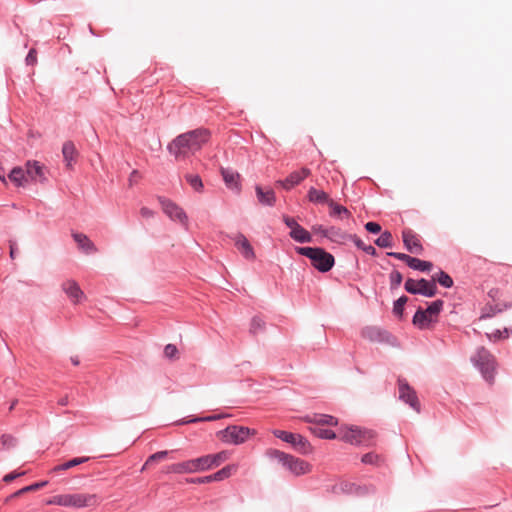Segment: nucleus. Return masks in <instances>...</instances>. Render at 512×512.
Wrapping results in <instances>:
<instances>
[{
    "label": "nucleus",
    "mask_w": 512,
    "mask_h": 512,
    "mask_svg": "<svg viewBox=\"0 0 512 512\" xmlns=\"http://www.w3.org/2000/svg\"><path fill=\"white\" fill-rule=\"evenodd\" d=\"M209 139V130L199 128L177 136L168 145V150L176 159L185 158L188 154L200 150Z\"/></svg>",
    "instance_id": "1"
},
{
    "label": "nucleus",
    "mask_w": 512,
    "mask_h": 512,
    "mask_svg": "<svg viewBox=\"0 0 512 512\" xmlns=\"http://www.w3.org/2000/svg\"><path fill=\"white\" fill-rule=\"evenodd\" d=\"M48 505H59L73 508H84L96 506L99 504V498L96 494L74 493L61 494L51 497L47 501Z\"/></svg>",
    "instance_id": "2"
},
{
    "label": "nucleus",
    "mask_w": 512,
    "mask_h": 512,
    "mask_svg": "<svg viewBox=\"0 0 512 512\" xmlns=\"http://www.w3.org/2000/svg\"><path fill=\"white\" fill-rule=\"evenodd\" d=\"M296 252L311 260V264L320 272L332 269L335 263L334 256L319 247H297Z\"/></svg>",
    "instance_id": "3"
},
{
    "label": "nucleus",
    "mask_w": 512,
    "mask_h": 512,
    "mask_svg": "<svg viewBox=\"0 0 512 512\" xmlns=\"http://www.w3.org/2000/svg\"><path fill=\"white\" fill-rule=\"evenodd\" d=\"M471 361L480 370L483 378L492 385L495 381L497 367L495 357L487 349L481 347L472 356Z\"/></svg>",
    "instance_id": "4"
},
{
    "label": "nucleus",
    "mask_w": 512,
    "mask_h": 512,
    "mask_svg": "<svg viewBox=\"0 0 512 512\" xmlns=\"http://www.w3.org/2000/svg\"><path fill=\"white\" fill-rule=\"evenodd\" d=\"M267 454L269 457L276 459L286 469H288L291 473H293L296 476L310 473L312 470V466L308 462L296 458L292 455L286 454L280 450L271 449L267 452Z\"/></svg>",
    "instance_id": "5"
},
{
    "label": "nucleus",
    "mask_w": 512,
    "mask_h": 512,
    "mask_svg": "<svg viewBox=\"0 0 512 512\" xmlns=\"http://www.w3.org/2000/svg\"><path fill=\"white\" fill-rule=\"evenodd\" d=\"M376 434L372 430L363 429L358 426H341L338 438L352 445H368L373 442Z\"/></svg>",
    "instance_id": "6"
},
{
    "label": "nucleus",
    "mask_w": 512,
    "mask_h": 512,
    "mask_svg": "<svg viewBox=\"0 0 512 512\" xmlns=\"http://www.w3.org/2000/svg\"><path fill=\"white\" fill-rule=\"evenodd\" d=\"M256 435V430L244 426L232 425L219 431L217 436L225 443L239 445Z\"/></svg>",
    "instance_id": "7"
},
{
    "label": "nucleus",
    "mask_w": 512,
    "mask_h": 512,
    "mask_svg": "<svg viewBox=\"0 0 512 512\" xmlns=\"http://www.w3.org/2000/svg\"><path fill=\"white\" fill-rule=\"evenodd\" d=\"M208 470L210 469L206 455L180 463L171 464L167 467V473L175 474H191Z\"/></svg>",
    "instance_id": "8"
},
{
    "label": "nucleus",
    "mask_w": 512,
    "mask_h": 512,
    "mask_svg": "<svg viewBox=\"0 0 512 512\" xmlns=\"http://www.w3.org/2000/svg\"><path fill=\"white\" fill-rule=\"evenodd\" d=\"M443 307L442 300L432 302L426 310L419 309L413 317V324L420 329H427L430 324L436 321V317Z\"/></svg>",
    "instance_id": "9"
},
{
    "label": "nucleus",
    "mask_w": 512,
    "mask_h": 512,
    "mask_svg": "<svg viewBox=\"0 0 512 512\" xmlns=\"http://www.w3.org/2000/svg\"><path fill=\"white\" fill-rule=\"evenodd\" d=\"M275 437L291 444L299 453L307 455L313 448L309 441L300 434H294L283 430H274Z\"/></svg>",
    "instance_id": "10"
},
{
    "label": "nucleus",
    "mask_w": 512,
    "mask_h": 512,
    "mask_svg": "<svg viewBox=\"0 0 512 512\" xmlns=\"http://www.w3.org/2000/svg\"><path fill=\"white\" fill-rule=\"evenodd\" d=\"M405 290L411 294L433 297L437 293V286L434 281H428L426 279L414 280L409 278L405 282Z\"/></svg>",
    "instance_id": "11"
},
{
    "label": "nucleus",
    "mask_w": 512,
    "mask_h": 512,
    "mask_svg": "<svg viewBox=\"0 0 512 512\" xmlns=\"http://www.w3.org/2000/svg\"><path fill=\"white\" fill-rule=\"evenodd\" d=\"M163 212L173 221H178L184 226L188 224V217L184 210L169 199L159 198Z\"/></svg>",
    "instance_id": "12"
},
{
    "label": "nucleus",
    "mask_w": 512,
    "mask_h": 512,
    "mask_svg": "<svg viewBox=\"0 0 512 512\" xmlns=\"http://www.w3.org/2000/svg\"><path fill=\"white\" fill-rule=\"evenodd\" d=\"M310 174V169L302 168L299 171H294L290 173L285 180H278L276 182V185L283 187L285 190H290L296 185L300 184Z\"/></svg>",
    "instance_id": "13"
},
{
    "label": "nucleus",
    "mask_w": 512,
    "mask_h": 512,
    "mask_svg": "<svg viewBox=\"0 0 512 512\" xmlns=\"http://www.w3.org/2000/svg\"><path fill=\"white\" fill-rule=\"evenodd\" d=\"M399 398L408 403L412 408L419 411V401L415 391L408 385L405 380L398 381Z\"/></svg>",
    "instance_id": "14"
},
{
    "label": "nucleus",
    "mask_w": 512,
    "mask_h": 512,
    "mask_svg": "<svg viewBox=\"0 0 512 512\" xmlns=\"http://www.w3.org/2000/svg\"><path fill=\"white\" fill-rule=\"evenodd\" d=\"M63 291L71 299L74 304L81 303L86 299V296L78 283L74 280H67L62 284Z\"/></svg>",
    "instance_id": "15"
},
{
    "label": "nucleus",
    "mask_w": 512,
    "mask_h": 512,
    "mask_svg": "<svg viewBox=\"0 0 512 512\" xmlns=\"http://www.w3.org/2000/svg\"><path fill=\"white\" fill-rule=\"evenodd\" d=\"M403 243L406 249L415 254H420L423 251V247L420 243L419 237L410 229H405L402 232Z\"/></svg>",
    "instance_id": "16"
},
{
    "label": "nucleus",
    "mask_w": 512,
    "mask_h": 512,
    "mask_svg": "<svg viewBox=\"0 0 512 512\" xmlns=\"http://www.w3.org/2000/svg\"><path fill=\"white\" fill-rule=\"evenodd\" d=\"M362 336L371 342H391L393 337L378 327H366L362 330Z\"/></svg>",
    "instance_id": "17"
},
{
    "label": "nucleus",
    "mask_w": 512,
    "mask_h": 512,
    "mask_svg": "<svg viewBox=\"0 0 512 512\" xmlns=\"http://www.w3.org/2000/svg\"><path fill=\"white\" fill-rule=\"evenodd\" d=\"M234 244L247 260L255 259V252L248 239L241 233L233 237Z\"/></svg>",
    "instance_id": "18"
},
{
    "label": "nucleus",
    "mask_w": 512,
    "mask_h": 512,
    "mask_svg": "<svg viewBox=\"0 0 512 512\" xmlns=\"http://www.w3.org/2000/svg\"><path fill=\"white\" fill-rule=\"evenodd\" d=\"M28 180L43 182L45 180L44 166L38 161H27L25 164Z\"/></svg>",
    "instance_id": "19"
},
{
    "label": "nucleus",
    "mask_w": 512,
    "mask_h": 512,
    "mask_svg": "<svg viewBox=\"0 0 512 512\" xmlns=\"http://www.w3.org/2000/svg\"><path fill=\"white\" fill-rule=\"evenodd\" d=\"M72 237L77 243L79 249L86 254H92L97 252V248L94 243L88 238L87 235L79 232H73Z\"/></svg>",
    "instance_id": "20"
},
{
    "label": "nucleus",
    "mask_w": 512,
    "mask_h": 512,
    "mask_svg": "<svg viewBox=\"0 0 512 512\" xmlns=\"http://www.w3.org/2000/svg\"><path fill=\"white\" fill-rule=\"evenodd\" d=\"M304 421L312 423L315 426L323 427L324 425L336 426L338 421L335 417L326 414H315L313 416H306Z\"/></svg>",
    "instance_id": "21"
},
{
    "label": "nucleus",
    "mask_w": 512,
    "mask_h": 512,
    "mask_svg": "<svg viewBox=\"0 0 512 512\" xmlns=\"http://www.w3.org/2000/svg\"><path fill=\"white\" fill-rule=\"evenodd\" d=\"M62 154L64 161L66 162V167L71 169L78 155L74 143L71 141H66L62 147Z\"/></svg>",
    "instance_id": "22"
},
{
    "label": "nucleus",
    "mask_w": 512,
    "mask_h": 512,
    "mask_svg": "<svg viewBox=\"0 0 512 512\" xmlns=\"http://www.w3.org/2000/svg\"><path fill=\"white\" fill-rule=\"evenodd\" d=\"M8 178L16 187H25L29 181L26 171L21 167L13 168L9 173Z\"/></svg>",
    "instance_id": "23"
},
{
    "label": "nucleus",
    "mask_w": 512,
    "mask_h": 512,
    "mask_svg": "<svg viewBox=\"0 0 512 512\" xmlns=\"http://www.w3.org/2000/svg\"><path fill=\"white\" fill-rule=\"evenodd\" d=\"M323 236L338 243L345 242L352 238V235H348L336 227H330L327 230H323Z\"/></svg>",
    "instance_id": "24"
},
{
    "label": "nucleus",
    "mask_w": 512,
    "mask_h": 512,
    "mask_svg": "<svg viewBox=\"0 0 512 512\" xmlns=\"http://www.w3.org/2000/svg\"><path fill=\"white\" fill-rule=\"evenodd\" d=\"M231 456V453L227 450L220 451L215 454H207V462L209 465V469L216 468L220 466L222 463L227 461Z\"/></svg>",
    "instance_id": "25"
},
{
    "label": "nucleus",
    "mask_w": 512,
    "mask_h": 512,
    "mask_svg": "<svg viewBox=\"0 0 512 512\" xmlns=\"http://www.w3.org/2000/svg\"><path fill=\"white\" fill-rule=\"evenodd\" d=\"M238 470V464L233 463L226 465L222 469L218 470L214 474H211V481H222L234 475Z\"/></svg>",
    "instance_id": "26"
},
{
    "label": "nucleus",
    "mask_w": 512,
    "mask_h": 512,
    "mask_svg": "<svg viewBox=\"0 0 512 512\" xmlns=\"http://www.w3.org/2000/svg\"><path fill=\"white\" fill-rule=\"evenodd\" d=\"M307 198L310 202L313 203H326L327 205L332 200L329 195L323 190L316 189L311 187L308 191Z\"/></svg>",
    "instance_id": "27"
},
{
    "label": "nucleus",
    "mask_w": 512,
    "mask_h": 512,
    "mask_svg": "<svg viewBox=\"0 0 512 512\" xmlns=\"http://www.w3.org/2000/svg\"><path fill=\"white\" fill-rule=\"evenodd\" d=\"M289 235L292 239L300 243H310L312 241L311 234L300 225L293 227Z\"/></svg>",
    "instance_id": "28"
},
{
    "label": "nucleus",
    "mask_w": 512,
    "mask_h": 512,
    "mask_svg": "<svg viewBox=\"0 0 512 512\" xmlns=\"http://www.w3.org/2000/svg\"><path fill=\"white\" fill-rule=\"evenodd\" d=\"M256 194L259 202L264 205L272 206L275 203V193L271 189L264 191L260 186H257Z\"/></svg>",
    "instance_id": "29"
},
{
    "label": "nucleus",
    "mask_w": 512,
    "mask_h": 512,
    "mask_svg": "<svg viewBox=\"0 0 512 512\" xmlns=\"http://www.w3.org/2000/svg\"><path fill=\"white\" fill-rule=\"evenodd\" d=\"M361 462L367 465H373L376 467H380L384 465L385 458L382 455H379L375 452H369L362 456Z\"/></svg>",
    "instance_id": "30"
},
{
    "label": "nucleus",
    "mask_w": 512,
    "mask_h": 512,
    "mask_svg": "<svg viewBox=\"0 0 512 512\" xmlns=\"http://www.w3.org/2000/svg\"><path fill=\"white\" fill-rule=\"evenodd\" d=\"M90 458L89 457H77L73 458L63 464L57 465L53 468V472H60L64 470L71 469L73 467H76L80 464L86 463Z\"/></svg>",
    "instance_id": "31"
},
{
    "label": "nucleus",
    "mask_w": 512,
    "mask_h": 512,
    "mask_svg": "<svg viewBox=\"0 0 512 512\" xmlns=\"http://www.w3.org/2000/svg\"><path fill=\"white\" fill-rule=\"evenodd\" d=\"M310 431L315 436L322 439H336L338 437V434H336L334 431L319 426L310 427Z\"/></svg>",
    "instance_id": "32"
},
{
    "label": "nucleus",
    "mask_w": 512,
    "mask_h": 512,
    "mask_svg": "<svg viewBox=\"0 0 512 512\" xmlns=\"http://www.w3.org/2000/svg\"><path fill=\"white\" fill-rule=\"evenodd\" d=\"M222 176L226 185L230 188H237L239 174L233 171L222 169Z\"/></svg>",
    "instance_id": "33"
},
{
    "label": "nucleus",
    "mask_w": 512,
    "mask_h": 512,
    "mask_svg": "<svg viewBox=\"0 0 512 512\" xmlns=\"http://www.w3.org/2000/svg\"><path fill=\"white\" fill-rule=\"evenodd\" d=\"M328 206L331 209L330 210V215L331 216H339V217L345 216V217H349L351 215L349 210L346 207L337 204L333 200H331L329 202Z\"/></svg>",
    "instance_id": "34"
},
{
    "label": "nucleus",
    "mask_w": 512,
    "mask_h": 512,
    "mask_svg": "<svg viewBox=\"0 0 512 512\" xmlns=\"http://www.w3.org/2000/svg\"><path fill=\"white\" fill-rule=\"evenodd\" d=\"M408 266L419 271H430L432 268V263L412 257Z\"/></svg>",
    "instance_id": "35"
},
{
    "label": "nucleus",
    "mask_w": 512,
    "mask_h": 512,
    "mask_svg": "<svg viewBox=\"0 0 512 512\" xmlns=\"http://www.w3.org/2000/svg\"><path fill=\"white\" fill-rule=\"evenodd\" d=\"M431 281L438 282L445 288H450L453 285L452 278L444 271H440L437 275L433 276Z\"/></svg>",
    "instance_id": "36"
},
{
    "label": "nucleus",
    "mask_w": 512,
    "mask_h": 512,
    "mask_svg": "<svg viewBox=\"0 0 512 512\" xmlns=\"http://www.w3.org/2000/svg\"><path fill=\"white\" fill-rule=\"evenodd\" d=\"M339 489L346 493H351V494H356V495L363 494V493L358 492V489H361L360 485H357V484L349 482V481H342L339 484Z\"/></svg>",
    "instance_id": "37"
},
{
    "label": "nucleus",
    "mask_w": 512,
    "mask_h": 512,
    "mask_svg": "<svg viewBox=\"0 0 512 512\" xmlns=\"http://www.w3.org/2000/svg\"><path fill=\"white\" fill-rule=\"evenodd\" d=\"M392 234L389 231L383 232L375 241V244L382 248L392 246Z\"/></svg>",
    "instance_id": "38"
},
{
    "label": "nucleus",
    "mask_w": 512,
    "mask_h": 512,
    "mask_svg": "<svg viewBox=\"0 0 512 512\" xmlns=\"http://www.w3.org/2000/svg\"><path fill=\"white\" fill-rule=\"evenodd\" d=\"M187 182L191 185V187L197 191V192H201L202 189H203V183H202V180L201 178L198 176V175H194V174H187L185 176Z\"/></svg>",
    "instance_id": "39"
},
{
    "label": "nucleus",
    "mask_w": 512,
    "mask_h": 512,
    "mask_svg": "<svg viewBox=\"0 0 512 512\" xmlns=\"http://www.w3.org/2000/svg\"><path fill=\"white\" fill-rule=\"evenodd\" d=\"M487 337L491 341H498L501 339H506L509 337V330L507 328H504L503 330L496 329L492 331L491 333H487Z\"/></svg>",
    "instance_id": "40"
},
{
    "label": "nucleus",
    "mask_w": 512,
    "mask_h": 512,
    "mask_svg": "<svg viewBox=\"0 0 512 512\" xmlns=\"http://www.w3.org/2000/svg\"><path fill=\"white\" fill-rule=\"evenodd\" d=\"M265 328V322L260 319L259 317H254L251 321L250 325V333L253 335L258 334L259 332H262Z\"/></svg>",
    "instance_id": "41"
},
{
    "label": "nucleus",
    "mask_w": 512,
    "mask_h": 512,
    "mask_svg": "<svg viewBox=\"0 0 512 512\" xmlns=\"http://www.w3.org/2000/svg\"><path fill=\"white\" fill-rule=\"evenodd\" d=\"M350 240H353L355 245L370 255H376V249L372 245H365L364 242L356 236H352Z\"/></svg>",
    "instance_id": "42"
},
{
    "label": "nucleus",
    "mask_w": 512,
    "mask_h": 512,
    "mask_svg": "<svg viewBox=\"0 0 512 512\" xmlns=\"http://www.w3.org/2000/svg\"><path fill=\"white\" fill-rule=\"evenodd\" d=\"M407 301L408 298L406 296H402L394 303L393 311L396 315H402L404 305L407 303Z\"/></svg>",
    "instance_id": "43"
},
{
    "label": "nucleus",
    "mask_w": 512,
    "mask_h": 512,
    "mask_svg": "<svg viewBox=\"0 0 512 512\" xmlns=\"http://www.w3.org/2000/svg\"><path fill=\"white\" fill-rule=\"evenodd\" d=\"M164 355L169 359L177 358V347L174 344H167L164 348Z\"/></svg>",
    "instance_id": "44"
},
{
    "label": "nucleus",
    "mask_w": 512,
    "mask_h": 512,
    "mask_svg": "<svg viewBox=\"0 0 512 512\" xmlns=\"http://www.w3.org/2000/svg\"><path fill=\"white\" fill-rule=\"evenodd\" d=\"M168 455V452L167 451H160V452H156L154 454H152L146 461L143 469L149 465V463L153 462V461H160V460H163L166 458V456Z\"/></svg>",
    "instance_id": "45"
},
{
    "label": "nucleus",
    "mask_w": 512,
    "mask_h": 512,
    "mask_svg": "<svg viewBox=\"0 0 512 512\" xmlns=\"http://www.w3.org/2000/svg\"><path fill=\"white\" fill-rule=\"evenodd\" d=\"M1 443L3 445L4 448H11V447H14L15 444H16V439L11 436V435H8V434H4L2 435L1 437Z\"/></svg>",
    "instance_id": "46"
},
{
    "label": "nucleus",
    "mask_w": 512,
    "mask_h": 512,
    "mask_svg": "<svg viewBox=\"0 0 512 512\" xmlns=\"http://www.w3.org/2000/svg\"><path fill=\"white\" fill-rule=\"evenodd\" d=\"M402 274L399 271H393L390 274V281L392 286H399L402 282Z\"/></svg>",
    "instance_id": "47"
},
{
    "label": "nucleus",
    "mask_w": 512,
    "mask_h": 512,
    "mask_svg": "<svg viewBox=\"0 0 512 512\" xmlns=\"http://www.w3.org/2000/svg\"><path fill=\"white\" fill-rule=\"evenodd\" d=\"M26 64L27 65H35L37 63V51L36 49L32 48L28 55L26 56Z\"/></svg>",
    "instance_id": "48"
},
{
    "label": "nucleus",
    "mask_w": 512,
    "mask_h": 512,
    "mask_svg": "<svg viewBox=\"0 0 512 512\" xmlns=\"http://www.w3.org/2000/svg\"><path fill=\"white\" fill-rule=\"evenodd\" d=\"M187 482L194 483V484H206V483H210L212 481H211L210 475H208V476H203V477H198V478H190V479H187Z\"/></svg>",
    "instance_id": "49"
},
{
    "label": "nucleus",
    "mask_w": 512,
    "mask_h": 512,
    "mask_svg": "<svg viewBox=\"0 0 512 512\" xmlns=\"http://www.w3.org/2000/svg\"><path fill=\"white\" fill-rule=\"evenodd\" d=\"M389 256H392L396 259H399V260H402V261H405L407 263V265H409L410 263V259H412L411 256L407 255V254H404V253H398V252H390L388 253Z\"/></svg>",
    "instance_id": "50"
},
{
    "label": "nucleus",
    "mask_w": 512,
    "mask_h": 512,
    "mask_svg": "<svg viewBox=\"0 0 512 512\" xmlns=\"http://www.w3.org/2000/svg\"><path fill=\"white\" fill-rule=\"evenodd\" d=\"M365 228L370 233H379L381 231V226L376 222L366 223Z\"/></svg>",
    "instance_id": "51"
},
{
    "label": "nucleus",
    "mask_w": 512,
    "mask_h": 512,
    "mask_svg": "<svg viewBox=\"0 0 512 512\" xmlns=\"http://www.w3.org/2000/svg\"><path fill=\"white\" fill-rule=\"evenodd\" d=\"M283 221L291 229V231L293 230V227H297L299 225L294 218L289 216H284Z\"/></svg>",
    "instance_id": "52"
},
{
    "label": "nucleus",
    "mask_w": 512,
    "mask_h": 512,
    "mask_svg": "<svg viewBox=\"0 0 512 512\" xmlns=\"http://www.w3.org/2000/svg\"><path fill=\"white\" fill-rule=\"evenodd\" d=\"M140 215L143 218L149 219V218H152L154 216V212L151 209H149L148 207H142L140 209Z\"/></svg>",
    "instance_id": "53"
},
{
    "label": "nucleus",
    "mask_w": 512,
    "mask_h": 512,
    "mask_svg": "<svg viewBox=\"0 0 512 512\" xmlns=\"http://www.w3.org/2000/svg\"><path fill=\"white\" fill-rule=\"evenodd\" d=\"M226 417V415H212V416H207V417H204V418H199V419H194L192 420L193 422L195 421H215V420H218V419H221V418H224Z\"/></svg>",
    "instance_id": "54"
},
{
    "label": "nucleus",
    "mask_w": 512,
    "mask_h": 512,
    "mask_svg": "<svg viewBox=\"0 0 512 512\" xmlns=\"http://www.w3.org/2000/svg\"><path fill=\"white\" fill-rule=\"evenodd\" d=\"M23 474H24V472H22V473L11 472V473H9V474L4 476L3 481H5L7 483L11 482V481H13L14 479H16L17 477H19V476H21Z\"/></svg>",
    "instance_id": "55"
},
{
    "label": "nucleus",
    "mask_w": 512,
    "mask_h": 512,
    "mask_svg": "<svg viewBox=\"0 0 512 512\" xmlns=\"http://www.w3.org/2000/svg\"><path fill=\"white\" fill-rule=\"evenodd\" d=\"M30 491H33V490H32V486H31V485H30V486H26V487H24V488H22V489L18 490L17 492H15V493L12 495V497H18V496H20V495H22V494H24V493H26V492H30Z\"/></svg>",
    "instance_id": "56"
},
{
    "label": "nucleus",
    "mask_w": 512,
    "mask_h": 512,
    "mask_svg": "<svg viewBox=\"0 0 512 512\" xmlns=\"http://www.w3.org/2000/svg\"><path fill=\"white\" fill-rule=\"evenodd\" d=\"M46 484H47V482H46V481H43V482H39V483L32 484V485H31V486H32V490H33V491H36V490H38L39 488L44 487Z\"/></svg>",
    "instance_id": "57"
},
{
    "label": "nucleus",
    "mask_w": 512,
    "mask_h": 512,
    "mask_svg": "<svg viewBox=\"0 0 512 512\" xmlns=\"http://www.w3.org/2000/svg\"><path fill=\"white\" fill-rule=\"evenodd\" d=\"M312 230L315 233H321L323 235V230H326V229L323 228V226L319 225V226H313Z\"/></svg>",
    "instance_id": "58"
},
{
    "label": "nucleus",
    "mask_w": 512,
    "mask_h": 512,
    "mask_svg": "<svg viewBox=\"0 0 512 512\" xmlns=\"http://www.w3.org/2000/svg\"><path fill=\"white\" fill-rule=\"evenodd\" d=\"M15 255H16V248H15V245H14V244H11V245H10V257H11L12 259H14V258H15Z\"/></svg>",
    "instance_id": "59"
},
{
    "label": "nucleus",
    "mask_w": 512,
    "mask_h": 512,
    "mask_svg": "<svg viewBox=\"0 0 512 512\" xmlns=\"http://www.w3.org/2000/svg\"><path fill=\"white\" fill-rule=\"evenodd\" d=\"M58 404L62 405V406L67 405L68 404V397L64 396V397L60 398L59 401H58Z\"/></svg>",
    "instance_id": "60"
},
{
    "label": "nucleus",
    "mask_w": 512,
    "mask_h": 512,
    "mask_svg": "<svg viewBox=\"0 0 512 512\" xmlns=\"http://www.w3.org/2000/svg\"><path fill=\"white\" fill-rule=\"evenodd\" d=\"M137 176H138V172H137L136 170H134V171L131 173L130 178H129L130 183H132V182L135 180V178H136Z\"/></svg>",
    "instance_id": "61"
},
{
    "label": "nucleus",
    "mask_w": 512,
    "mask_h": 512,
    "mask_svg": "<svg viewBox=\"0 0 512 512\" xmlns=\"http://www.w3.org/2000/svg\"><path fill=\"white\" fill-rule=\"evenodd\" d=\"M358 492L363 493L362 495H365L369 492V489L366 486H361V489H358Z\"/></svg>",
    "instance_id": "62"
},
{
    "label": "nucleus",
    "mask_w": 512,
    "mask_h": 512,
    "mask_svg": "<svg viewBox=\"0 0 512 512\" xmlns=\"http://www.w3.org/2000/svg\"><path fill=\"white\" fill-rule=\"evenodd\" d=\"M0 180H1L2 182H4V183L6 182V178H5L1 173H0Z\"/></svg>",
    "instance_id": "63"
},
{
    "label": "nucleus",
    "mask_w": 512,
    "mask_h": 512,
    "mask_svg": "<svg viewBox=\"0 0 512 512\" xmlns=\"http://www.w3.org/2000/svg\"><path fill=\"white\" fill-rule=\"evenodd\" d=\"M73 363H74L75 365H78V363H79V362H78V360H73Z\"/></svg>",
    "instance_id": "64"
}]
</instances>
